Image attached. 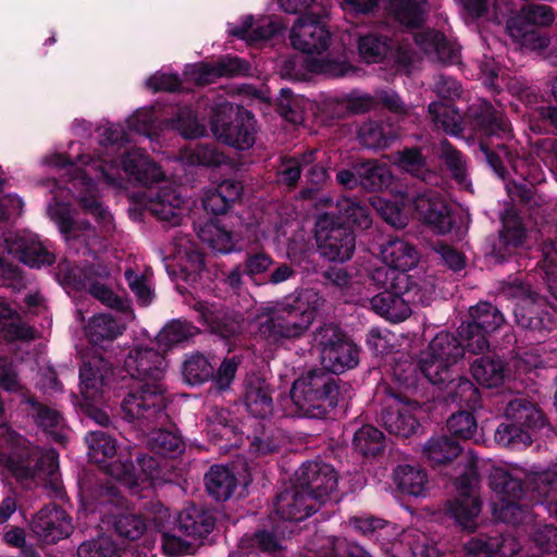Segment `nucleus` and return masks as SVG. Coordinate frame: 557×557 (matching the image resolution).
<instances>
[{
	"label": "nucleus",
	"mask_w": 557,
	"mask_h": 557,
	"mask_svg": "<svg viewBox=\"0 0 557 557\" xmlns=\"http://www.w3.org/2000/svg\"><path fill=\"white\" fill-rule=\"evenodd\" d=\"M184 200L175 189L164 187L154 193L149 190L145 195L144 207L159 220L177 225L184 214Z\"/></svg>",
	"instance_id": "23"
},
{
	"label": "nucleus",
	"mask_w": 557,
	"mask_h": 557,
	"mask_svg": "<svg viewBox=\"0 0 557 557\" xmlns=\"http://www.w3.org/2000/svg\"><path fill=\"white\" fill-rule=\"evenodd\" d=\"M198 237L218 252L228 253L234 250L237 238L223 228L216 221L205 223L198 231Z\"/></svg>",
	"instance_id": "39"
},
{
	"label": "nucleus",
	"mask_w": 557,
	"mask_h": 557,
	"mask_svg": "<svg viewBox=\"0 0 557 557\" xmlns=\"http://www.w3.org/2000/svg\"><path fill=\"white\" fill-rule=\"evenodd\" d=\"M137 466L140 471L133 463L116 461L110 465L109 472L132 494H139V491L149 493L161 481L159 463L154 458L141 455L137 457Z\"/></svg>",
	"instance_id": "19"
},
{
	"label": "nucleus",
	"mask_w": 557,
	"mask_h": 557,
	"mask_svg": "<svg viewBox=\"0 0 557 557\" xmlns=\"http://www.w3.org/2000/svg\"><path fill=\"white\" fill-rule=\"evenodd\" d=\"M360 185L368 190H382L391 185L393 175L384 163L369 161L358 166Z\"/></svg>",
	"instance_id": "42"
},
{
	"label": "nucleus",
	"mask_w": 557,
	"mask_h": 557,
	"mask_svg": "<svg viewBox=\"0 0 557 557\" xmlns=\"http://www.w3.org/2000/svg\"><path fill=\"white\" fill-rule=\"evenodd\" d=\"M397 136L396 129L388 123L369 121L363 123L358 129L359 141L368 149L385 148L396 139Z\"/></svg>",
	"instance_id": "35"
},
{
	"label": "nucleus",
	"mask_w": 557,
	"mask_h": 557,
	"mask_svg": "<svg viewBox=\"0 0 557 557\" xmlns=\"http://www.w3.org/2000/svg\"><path fill=\"white\" fill-rule=\"evenodd\" d=\"M124 371L143 386L129 393L122 403L124 417L144 429L166 419L165 387L162 383L168 362L152 341L135 342L123 359Z\"/></svg>",
	"instance_id": "1"
},
{
	"label": "nucleus",
	"mask_w": 557,
	"mask_h": 557,
	"mask_svg": "<svg viewBox=\"0 0 557 557\" xmlns=\"http://www.w3.org/2000/svg\"><path fill=\"white\" fill-rule=\"evenodd\" d=\"M409 208L417 219L437 234L451 231L455 220L453 207L437 190L426 189L408 198Z\"/></svg>",
	"instance_id": "18"
},
{
	"label": "nucleus",
	"mask_w": 557,
	"mask_h": 557,
	"mask_svg": "<svg viewBox=\"0 0 557 557\" xmlns=\"http://www.w3.org/2000/svg\"><path fill=\"white\" fill-rule=\"evenodd\" d=\"M337 220L361 230L370 227L372 223L368 209L350 198L337 201Z\"/></svg>",
	"instance_id": "51"
},
{
	"label": "nucleus",
	"mask_w": 557,
	"mask_h": 557,
	"mask_svg": "<svg viewBox=\"0 0 557 557\" xmlns=\"http://www.w3.org/2000/svg\"><path fill=\"white\" fill-rule=\"evenodd\" d=\"M429 112L434 124L444 132L457 135L461 131V119L457 111L443 103H431Z\"/></svg>",
	"instance_id": "54"
},
{
	"label": "nucleus",
	"mask_w": 557,
	"mask_h": 557,
	"mask_svg": "<svg viewBox=\"0 0 557 557\" xmlns=\"http://www.w3.org/2000/svg\"><path fill=\"white\" fill-rule=\"evenodd\" d=\"M315 239L320 253L330 261L344 262L355 250V235L336 221L334 213H323L315 222Z\"/></svg>",
	"instance_id": "15"
},
{
	"label": "nucleus",
	"mask_w": 557,
	"mask_h": 557,
	"mask_svg": "<svg viewBox=\"0 0 557 557\" xmlns=\"http://www.w3.org/2000/svg\"><path fill=\"white\" fill-rule=\"evenodd\" d=\"M212 373V366L205 356L199 354L189 356L183 364V375L189 384L207 381Z\"/></svg>",
	"instance_id": "59"
},
{
	"label": "nucleus",
	"mask_w": 557,
	"mask_h": 557,
	"mask_svg": "<svg viewBox=\"0 0 557 557\" xmlns=\"http://www.w3.org/2000/svg\"><path fill=\"white\" fill-rule=\"evenodd\" d=\"M554 21V13L547 5L525 4L518 15L507 23L508 34L518 41H525L533 35L532 26H547Z\"/></svg>",
	"instance_id": "25"
},
{
	"label": "nucleus",
	"mask_w": 557,
	"mask_h": 557,
	"mask_svg": "<svg viewBox=\"0 0 557 557\" xmlns=\"http://www.w3.org/2000/svg\"><path fill=\"white\" fill-rule=\"evenodd\" d=\"M244 404L256 418H267L273 411L272 388L260 376L249 375L244 383Z\"/></svg>",
	"instance_id": "27"
},
{
	"label": "nucleus",
	"mask_w": 557,
	"mask_h": 557,
	"mask_svg": "<svg viewBox=\"0 0 557 557\" xmlns=\"http://www.w3.org/2000/svg\"><path fill=\"white\" fill-rule=\"evenodd\" d=\"M295 479L317 505L323 503L336 490L338 478L332 466L309 461L297 470Z\"/></svg>",
	"instance_id": "21"
},
{
	"label": "nucleus",
	"mask_w": 557,
	"mask_h": 557,
	"mask_svg": "<svg viewBox=\"0 0 557 557\" xmlns=\"http://www.w3.org/2000/svg\"><path fill=\"white\" fill-rule=\"evenodd\" d=\"M85 442L88 446V457L96 463H102L116 453V441L103 431H91Z\"/></svg>",
	"instance_id": "48"
},
{
	"label": "nucleus",
	"mask_w": 557,
	"mask_h": 557,
	"mask_svg": "<svg viewBox=\"0 0 557 557\" xmlns=\"http://www.w3.org/2000/svg\"><path fill=\"white\" fill-rule=\"evenodd\" d=\"M210 125L218 140L237 150H247L255 144V117L230 102L220 101L212 108Z\"/></svg>",
	"instance_id": "9"
},
{
	"label": "nucleus",
	"mask_w": 557,
	"mask_h": 557,
	"mask_svg": "<svg viewBox=\"0 0 557 557\" xmlns=\"http://www.w3.org/2000/svg\"><path fill=\"white\" fill-rule=\"evenodd\" d=\"M128 319L107 313L96 314L89 319L85 333L95 345H101L106 341H113L124 333Z\"/></svg>",
	"instance_id": "31"
},
{
	"label": "nucleus",
	"mask_w": 557,
	"mask_h": 557,
	"mask_svg": "<svg viewBox=\"0 0 557 557\" xmlns=\"http://www.w3.org/2000/svg\"><path fill=\"white\" fill-rule=\"evenodd\" d=\"M473 379L486 388H496L511 377L510 368L498 357L484 356L471 364Z\"/></svg>",
	"instance_id": "30"
},
{
	"label": "nucleus",
	"mask_w": 557,
	"mask_h": 557,
	"mask_svg": "<svg viewBox=\"0 0 557 557\" xmlns=\"http://www.w3.org/2000/svg\"><path fill=\"white\" fill-rule=\"evenodd\" d=\"M485 146L486 145H482L488 163L499 177L505 178L508 165L524 181L523 184L512 183L506 186L511 199L513 201L519 200L530 207L532 203L537 205L535 200L536 196L531 187L544 181V173L540 165L533 160L515 157L504 145L498 146V150L495 154L490 153Z\"/></svg>",
	"instance_id": "8"
},
{
	"label": "nucleus",
	"mask_w": 557,
	"mask_h": 557,
	"mask_svg": "<svg viewBox=\"0 0 557 557\" xmlns=\"http://www.w3.org/2000/svg\"><path fill=\"white\" fill-rule=\"evenodd\" d=\"M326 15L324 9L299 15L289 32L292 46L307 54L324 52L331 44V33L324 22Z\"/></svg>",
	"instance_id": "17"
},
{
	"label": "nucleus",
	"mask_w": 557,
	"mask_h": 557,
	"mask_svg": "<svg viewBox=\"0 0 557 557\" xmlns=\"http://www.w3.org/2000/svg\"><path fill=\"white\" fill-rule=\"evenodd\" d=\"M318 150H309L299 158L285 160L278 171L281 180L287 185H294L300 177L301 169L317 160Z\"/></svg>",
	"instance_id": "62"
},
{
	"label": "nucleus",
	"mask_w": 557,
	"mask_h": 557,
	"mask_svg": "<svg viewBox=\"0 0 557 557\" xmlns=\"http://www.w3.org/2000/svg\"><path fill=\"white\" fill-rule=\"evenodd\" d=\"M352 445L354 448L363 456L375 455L383 449L384 435L379 429L372 425H363L356 431Z\"/></svg>",
	"instance_id": "53"
},
{
	"label": "nucleus",
	"mask_w": 557,
	"mask_h": 557,
	"mask_svg": "<svg viewBox=\"0 0 557 557\" xmlns=\"http://www.w3.org/2000/svg\"><path fill=\"white\" fill-rule=\"evenodd\" d=\"M516 322L524 329L532 331L549 330L553 325L549 312L539 313L536 305L530 296L522 299L521 304L513 309Z\"/></svg>",
	"instance_id": "36"
},
{
	"label": "nucleus",
	"mask_w": 557,
	"mask_h": 557,
	"mask_svg": "<svg viewBox=\"0 0 557 557\" xmlns=\"http://www.w3.org/2000/svg\"><path fill=\"white\" fill-rule=\"evenodd\" d=\"M391 14L408 28L420 27L429 13L428 0H391Z\"/></svg>",
	"instance_id": "34"
},
{
	"label": "nucleus",
	"mask_w": 557,
	"mask_h": 557,
	"mask_svg": "<svg viewBox=\"0 0 557 557\" xmlns=\"http://www.w3.org/2000/svg\"><path fill=\"white\" fill-rule=\"evenodd\" d=\"M89 293L103 305L121 311L126 319L134 318L128 305L120 296H117L109 286L100 282H94L89 285Z\"/></svg>",
	"instance_id": "60"
},
{
	"label": "nucleus",
	"mask_w": 557,
	"mask_h": 557,
	"mask_svg": "<svg viewBox=\"0 0 557 557\" xmlns=\"http://www.w3.org/2000/svg\"><path fill=\"white\" fill-rule=\"evenodd\" d=\"M459 454V444L446 435L433 436L423 446L424 457L433 465L449 462Z\"/></svg>",
	"instance_id": "41"
},
{
	"label": "nucleus",
	"mask_w": 557,
	"mask_h": 557,
	"mask_svg": "<svg viewBox=\"0 0 557 557\" xmlns=\"http://www.w3.org/2000/svg\"><path fill=\"white\" fill-rule=\"evenodd\" d=\"M197 333V329L188 322L174 320L166 324L157 335L156 344L163 352L178 345Z\"/></svg>",
	"instance_id": "44"
},
{
	"label": "nucleus",
	"mask_w": 557,
	"mask_h": 557,
	"mask_svg": "<svg viewBox=\"0 0 557 557\" xmlns=\"http://www.w3.org/2000/svg\"><path fill=\"white\" fill-rule=\"evenodd\" d=\"M156 113L153 109H139L126 120L127 127L148 138L157 137Z\"/></svg>",
	"instance_id": "63"
},
{
	"label": "nucleus",
	"mask_w": 557,
	"mask_h": 557,
	"mask_svg": "<svg viewBox=\"0 0 557 557\" xmlns=\"http://www.w3.org/2000/svg\"><path fill=\"white\" fill-rule=\"evenodd\" d=\"M99 172V176L108 184L121 186L122 170L129 178L143 184L150 185L157 183L164 177L160 166L151 161L147 154L140 149H132L127 151L120 163L115 160L103 158L97 164H90L84 170V176H91L92 171Z\"/></svg>",
	"instance_id": "7"
},
{
	"label": "nucleus",
	"mask_w": 557,
	"mask_h": 557,
	"mask_svg": "<svg viewBox=\"0 0 557 557\" xmlns=\"http://www.w3.org/2000/svg\"><path fill=\"white\" fill-rule=\"evenodd\" d=\"M463 357V348L454 335L441 332L421 354L420 371L434 385L450 377V367Z\"/></svg>",
	"instance_id": "11"
},
{
	"label": "nucleus",
	"mask_w": 557,
	"mask_h": 557,
	"mask_svg": "<svg viewBox=\"0 0 557 557\" xmlns=\"http://www.w3.org/2000/svg\"><path fill=\"white\" fill-rule=\"evenodd\" d=\"M424 413V408L416 401L391 395L385 400L381 420L389 433L408 437L418 431Z\"/></svg>",
	"instance_id": "20"
},
{
	"label": "nucleus",
	"mask_w": 557,
	"mask_h": 557,
	"mask_svg": "<svg viewBox=\"0 0 557 557\" xmlns=\"http://www.w3.org/2000/svg\"><path fill=\"white\" fill-rule=\"evenodd\" d=\"M358 50L366 63L387 61L405 71H409L410 65L418 60L417 52L411 50L408 44L399 40L394 42L386 36L375 33L360 37Z\"/></svg>",
	"instance_id": "16"
},
{
	"label": "nucleus",
	"mask_w": 557,
	"mask_h": 557,
	"mask_svg": "<svg viewBox=\"0 0 557 557\" xmlns=\"http://www.w3.org/2000/svg\"><path fill=\"white\" fill-rule=\"evenodd\" d=\"M180 160L190 166H219L226 157L212 145H189L181 151Z\"/></svg>",
	"instance_id": "40"
},
{
	"label": "nucleus",
	"mask_w": 557,
	"mask_h": 557,
	"mask_svg": "<svg viewBox=\"0 0 557 557\" xmlns=\"http://www.w3.org/2000/svg\"><path fill=\"white\" fill-rule=\"evenodd\" d=\"M413 38L421 52L444 64L455 63L459 58V48L447 41L444 35L435 29L416 33Z\"/></svg>",
	"instance_id": "29"
},
{
	"label": "nucleus",
	"mask_w": 557,
	"mask_h": 557,
	"mask_svg": "<svg viewBox=\"0 0 557 557\" xmlns=\"http://www.w3.org/2000/svg\"><path fill=\"white\" fill-rule=\"evenodd\" d=\"M491 488L496 494L492 511L496 519L518 524L527 519V512L518 504L523 494L521 481L503 467H494L490 474Z\"/></svg>",
	"instance_id": "13"
},
{
	"label": "nucleus",
	"mask_w": 557,
	"mask_h": 557,
	"mask_svg": "<svg viewBox=\"0 0 557 557\" xmlns=\"http://www.w3.org/2000/svg\"><path fill=\"white\" fill-rule=\"evenodd\" d=\"M311 351L329 372L343 373L359 363V347L335 324L315 329Z\"/></svg>",
	"instance_id": "6"
},
{
	"label": "nucleus",
	"mask_w": 557,
	"mask_h": 557,
	"mask_svg": "<svg viewBox=\"0 0 557 557\" xmlns=\"http://www.w3.org/2000/svg\"><path fill=\"white\" fill-rule=\"evenodd\" d=\"M208 493L216 500L228 499L235 491V474L224 466H213L205 476Z\"/></svg>",
	"instance_id": "37"
},
{
	"label": "nucleus",
	"mask_w": 557,
	"mask_h": 557,
	"mask_svg": "<svg viewBox=\"0 0 557 557\" xmlns=\"http://www.w3.org/2000/svg\"><path fill=\"white\" fill-rule=\"evenodd\" d=\"M476 463V457H467V462L455 482L457 496L447 505L450 516L463 529H473L475 519L481 511V502L475 490L478 484Z\"/></svg>",
	"instance_id": "12"
},
{
	"label": "nucleus",
	"mask_w": 557,
	"mask_h": 557,
	"mask_svg": "<svg viewBox=\"0 0 557 557\" xmlns=\"http://www.w3.org/2000/svg\"><path fill=\"white\" fill-rule=\"evenodd\" d=\"M308 71L313 74H322L331 77L345 76L350 65L344 58H312L307 63Z\"/></svg>",
	"instance_id": "58"
},
{
	"label": "nucleus",
	"mask_w": 557,
	"mask_h": 557,
	"mask_svg": "<svg viewBox=\"0 0 557 557\" xmlns=\"http://www.w3.org/2000/svg\"><path fill=\"white\" fill-rule=\"evenodd\" d=\"M197 548L196 542L178 533L177 527L162 534V549L166 556L178 557L189 555L194 554Z\"/></svg>",
	"instance_id": "55"
},
{
	"label": "nucleus",
	"mask_w": 557,
	"mask_h": 557,
	"mask_svg": "<svg viewBox=\"0 0 557 557\" xmlns=\"http://www.w3.org/2000/svg\"><path fill=\"white\" fill-rule=\"evenodd\" d=\"M409 196H400L398 201H388L381 197H372V206L386 223L396 228L405 227L409 222V214L405 210V203H408Z\"/></svg>",
	"instance_id": "45"
},
{
	"label": "nucleus",
	"mask_w": 557,
	"mask_h": 557,
	"mask_svg": "<svg viewBox=\"0 0 557 557\" xmlns=\"http://www.w3.org/2000/svg\"><path fill=\"white\" fill-rule=\"evenodd\" d=\"M503 230L499 234L497 246L494 248L496 258L504 260L506 255L521 247L524 243L525 231L522 223L513 210H507L502 216Z\"/></svg>",
	"instance_id": "32"
},
{
	"label": "nucleus",
	"mask_w": 557,
	"mask_h": 557,
	"mask_svg": "<svg viewBox=\"0 0 557 557\" xmlns=\"http://www.w3.org/2000/svg\"><path fill=\"white\" fill-rule=\"evenodd\" d=\"M21 261L30 268H40L53 261L52 255L42 246L38 236L30 232L9 233L0 243V273L13 261Z\"/></svg>",
	"instance_id": "14"
},
{
	"label": "nucleus",
	"mask_w": 557,
	"mask_h": 557,
	"mask_svg": "<svg viewBox=\"0 0 557 557\" xmlns=\"http://www.w3.org/2000/svg\"><path fill=\"white\" fill-rule=\"evenodd\" d=\"M116 533L131 541L138 540L147 530L146 521L140 515L119 513L113 520Z\"/></svg>",
	"instance_id": "57"
},
{
	"label": "nucleus",
	"mask_w": 557,
	"mask_h": 557,
	"mask_svg": "<svg viewBox=\"0 0 557 557\" xmlns=\"http://www.w3.org/2000/svg\"><path fill=\"white\" fill-rule=\"evenodd\" d=\"M473 329L474 327L469 324H461L459 329V335L461 337L460 345L463 350L467 348L472 354H480L488 348V342L486 339L487 333L476 327L475 331Z\"/></svg>",
	"instance_id": "64"
},
{
	"label": "nucleus",
	"mask_w": 557,
	"mask_h": 557,
	"mask_svg": "<svg viewBox=\"0 0 557 557\" xmlns=\"http://www.w3.org/2000/svg\"><path fill=\"white\" fill-rule=\"evenodd\" d=\"M177 531L189 537L199 547L212 532L214 519L208 511L191 506L185 508L178 516Z\"/></svg>",
	"instance_id": "28"
},
{
	"label": "nucleus",
	"mask_w": 557,
	"mask_h": 557,
	"mask_svg": "<svg viewBox=\"0 0 557 557\" xmlns=\"http://www.w3.org/2000/svg\"><path fill=\"white\" fill-rule=\"evenodd\" d=\"M165 125L188 139L202 137L207 133L206 124L198 120L189 107L180 108L175 116L166 121Z\"/></svg>",
	"instance_id": "43"
},
{
	"label": "nucleus",
	"mask_w": 557,
	"mask_h": 557,
	"mask_svg": "<svg viewBox=\"0 0 557 557\" xmlns=\"http://www.w3.org/2000/svg\"><path fill=\"white\" fill-rule=\"evenodd\" d=\"M411 532L406 531L399 541L392 543L391 553L393 557H441L435 546L425 545L423 541L411 545Z\"/></svg>",
	"instance_id": "52"
},
{
	"label": "nucleus",
	"mask_w": 557,
	"mask_h": 557,
	"mask_svg": "<svg viewBox=\"0 0 557 557\" xmlns=\"http://www.w3.org/2000/svg\"><path fill=\"white\" fill-rule=\"evenodd\" d=\"M380 257L384 267L371 272L376 286L403 287L410 282L407 272L419 263L420 255L416 247L401 239L391 238L380 247Z\"/></svg>",
	"instance_id": "10"
},
{
	"label": "nucleus",
	"mask_w": 557,
	"mask_h": 557,
	"mask_svg": "<svg viewBox=\"0 0 557 557\" xmlns=\"http://www.w3.org/2000/svg\"><path fill=\"white\" fill-rule=\"evenodd\" d=\"M470 315L472 321L468 324L487 334L497 331L505 322L502 312L488 302H481L471 308Z\"/></svg>",
	"instance_id": "47"
},
{
	"label": "nucleus",
	"mask_w": 557,
	"mask_h": 557,
	"mask_svg": "<svg viewBox=\"0 0 557 557\" xmlns=\"http://www.w3.org/2000/svg\"><path fill=\"white\" fill-rule=\"evenodd\" d=\"M315 510L314 502L297 482L282 492L275 502V511L284 520L301 521Z\"/></svg>",
	"instance_id": "24"
},
{
	"label": "nucleus",
	"mask_w": 557,
	"mask_h": 557,
	"mask_svg": "<svg viewBox=\"0 0 557 557\" xmlns=\"http://www.w3.org/2000/svg\"><path fill=\"white\" fill-rule=\"evenodd\" d=\"M307 100L294 96L289 90L283 89L278 103V111L285 120L293 124H301L305 120L302 109Z\"/></svg>",
	"instance_id": "61"
},
{
	"label": "nucleus",
	"mask_w": 557,
	"mask_h": 557,
	"mask_svg": "<svg viewBox=\"0 0 557 557\" xmlns=\"http://www.w3.org/2000/svg\"><path fill=\"white\" fill-rule=\"evenodd\" d=\"M339 391L334 380L321 370L309 371L298 377L290 389L294 408L287 416L324 418L338 404Z\"/></svg>",
	"instance_id": "4"
},
{
	"label": "nucleus",
	"mask_w": 557,
	"mask_h": 557,
	"mask_svg": "<svg viewBox=\"0 0 557 557\" xmlns=\"http://www.w3.org/2000/svg\"><path fill=\"white\" fill-rule=\"evenodd\" d=\"M494 438L496 443L504 447L521 449L532 443V433L529 429H523L508 421L498 425Z\"/></svg>",
	"instance_id": "50"
},
{
	"label": "nucleus",
	"mask_w": 557,
	"mask_h": 557,
	"mask_svg": "<svg viewBox=\"0 0 557 557\" xmlns=\"http://www.w3.org/2000/svg\"><path fill=\"white\" fill-rule=\"evenodd\" d=\"M66 512L58 506L39 510L32 521V531L42 543L52 544L66 535Z\"/></svg>",
	"instance_id": "26"
},
{
	"label": "nucleus",
	"mask_w": 557,
	"mask_h": 557,
	"mask_svg": "<svg viewBox=\"0 0 557 557\" xmlns=\"http://www.w3.org/2000/svg\"><path fill=\"white\" fill-rule=\"evenodd\" d=\"M505 417L507 421L523 429H529L531 433L545 424L542 411L535 404L523 397H517L508 403Z\"/></svg>",
	"instance_id": "33"
},
{
	"label": "nucleus",
	"mask_w": 557,
	"mask_h": 557,
	"mask_svg": "<svg viewBox=\"0 0 557 557\" xmlns=\"http://www.w3.org/2000/svg\"><path fill=\"white\" fill-rule=\"evenodd\" d=\"M324 298L306 288L284 297L274 305L260 308L256 335L269 345L300 338L313 323Z\"/></svg>",
	"instance_id": "2"
},
{
	"label": "nucleus",
	"mask_w": 557,
	"mask_h": 557,
	"mask_svg": "<svg viewBox=\"0 0 557 557\" xmlns=\"http://www.w3.org/2000/svg\"><path fill=\"white\" fill-rule=\"evenodd\" d=\"M283 29H285V24L278 16H259L255 18L253 15H246L238 25L228 23L226 32L231 37L255 44L268 40Z\"/></svg>",
	"instance_id": "22"
},
{
	"label": "nucleus",
	"mask_w": 557,
	"mask_h": 557,
	"mask_svg": "<svg viewBox=\"0 0 557 557\" xmlns=\"http://www.w3.org/2000/svg\"><path fill=\"white\" fill-rule=\"evenodd\" d=\"M147 445L151 450L163 456H175L183 450L181 436L165 429H153L148 432Z\"/></svg>",
	"instance_id": "46"
},
{
	"label": "nucleus",
	"mask_w": 557,
	"mask_h": 557,
	"mask_svg": "<svg viewBox=\"0 0 557 557\" xmlns=\"http://www.w3.org/2000/svg\"><path fill=\"white\" fill-rule=\"evenodd\" d=\"M383 292L371 299V308L382 318L400 322L411 313V304L428 305L433 299L435 288L431 277L408 282L403 287L377 286Z\"/></svg>",
	"instance_id": "5"
},
{
	"label": "nucleus",
	"mask_w": 557,
	"mask_h": 557,
	"mask_svg": "<svg viewBox=\"0 0 557 557\" xmlns=\"http://www.w3.org/2000/svg\"><path fill=\"white\" fill-rule=\"evenodd\" d=\"M394 478L397 486L408 495L423 497L429 491V480L424 470L409 465L399 466Z\"/></svg>",
	"instance_id": "38"
},
{
	"label": "nucleus",
	"mask_w": 557,
	"mask_h": 557,
	"mask_svg": "<svg viewBox=\"0 0 557 557\" xmlns=\"http://www.w3.org/2000/svg\"><path fill=\"white\" fill-rule=\"evenodd\" d=\"M8 417L0 399V466L21 482H54L58 458L54 450L38 454L37 449L8 426Z\"/></svg>",
	"instance_id": "3"
},
{
	"label": "nucleus",
	"mask_w": 557,
	"mask_h": 557,
	"mask_svg": "<svg viewBox=\"0 0 557 557\" xmlns=\"http://www.w3.org/2000/svg\"><path fill=\"white\" fill-rule=\"evenodd\" d=\"M441 158L445 161L456 181L463 187L469 188L470 182L467 178L466 162L459 151L449 143H441Z\"/></svg>",
	"instance_id": "56"
},
{
	"label": "nucleus",
	"mask_w": 557,
	"mask_h": 557,
	"mask_svg": "<svg viewBox=\"0 0 557 557\" xmlns=\"http://www.w3.org/2000/svg\"><path fill=\"white\" fill-rule=\"evenodd\" d=\"M170 253L176 265L186 273L197 272L202 267V256L196 251L187 237L176 238Z\"/></svg>",
	"instance_id": "49"
}]
</instances>
